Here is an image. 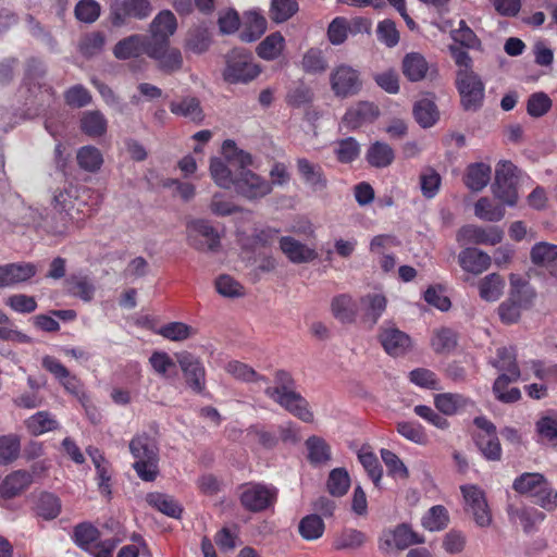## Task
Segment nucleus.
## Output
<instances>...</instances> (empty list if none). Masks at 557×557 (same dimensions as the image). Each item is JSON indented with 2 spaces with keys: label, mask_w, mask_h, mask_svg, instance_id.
Wrapping results in <instances>:
<instances>
[{
  "label": "nucleus",
  "mask_w": 557,
  "mask_h": 557,
  "mask_svg": "<svg viewBox=\"0 0 557 557\" xmlns=\"http://www.w3.org/2000/svg\"><path fill=\"white\" fill-rule=\"evenodd\" d=\"M222 154L225 161L239 168L233 186L237 195L248 200H258L271 194L270 181L247 169L252 163L248 152L238 149L233 140H225L222 145Z\"/></svg>",
  "instance_id": "1"
},
{
  "label": "nucleus",
  "mask_w": 557,
  "mask_h": 557,
  "mask_svg": "<svg viewBox=\"0 0 557 557\" xmlns=\"http://www.w3.org/2000/svg\"><path fill=\"white\" fill-rule=\"evenodd\" d=\"M129 451L135 459L133 468L146 482H152L159 475V447L154 437L147 433L137 434L129 442Z\"/></svg>",
  "instance_id": "2"
},
{
  "label": "nucleus",
  "mask_w": 557,
  "mask_h": 557,
  "mask_svg": "<svg viewBox=\"0 0 557 557\" xmlns=\"http://www.w3.org/2000/svg\"><path fill=\"white\" fill-rule=\"evenodd\" d=\"M223 78L230 84H247L261 72L253 62L252 54L245 49H233L225 57Z\"/></svg>",
  "instance_id": "3"
},
{
  "label": "nucleus",
  "mask_w": 557,
  "mask_h": 557,
  "mask_svg": "<svg viewBox=\"0 0 557 557\" xmlns=\"http://www.w3.org/2000/svg\"><path fill=\"white\" fill-rule=\"evenodd\" d=\"M517 166L510 161H500L495 170L492 191L496 199L508 206H515L518 200Z\"/></svg>",
  "instance_id": "4"
},
{
  "label": "nucleus",
  "mask_w": 557,
  "mask_h": 557,
  "mask_svg": "<svg viewBox=\"0 0 557 557\" xmlns=\"http://www.w3.org/2000/svg\"><path fill=\"white\" fill-rule=\"evenodd\" d=\"M330 86L337 98L352 97L362 88L360 72L349 64H337L330 72Z\"/></svg>",
  "instance_id": "5"
},
{
  "label": "nucleus",
  "mask_w": 557,
  "mask_h": 557,
  "mask_svg": "<svg viewBox=\"0 0 557 557\" xmlns=\"http://www.w3.org/2000/svg\"><path fill=\"white\" fill-rule=\"evenodd\" d=\"M424 539L413 532L407 524H399L393 530H384L379 539V548L384 554L403 550L413 544H421Z\"/></svg>",
  "instance_id": "6"
},
{
  "label": "nucleus",
  "mask_w": 557,
  "mask_h": 557,
  "mask_svg": "<svg viewBox=\"0 0 557 557\" xmlns=\"http://www.w3.org/2000/svg\"><path fill=\"white\" fill-rule=\"evenodd\" d=\"M457 89L460 95L461 106L466 111H478L484 99V85L475 74H461L456 77Z\"/></svg>",
  "instance_id": "7"
},
{
  "label": "nucleus",
  "mask_w": 557,
  "mask_h": 557,
  "mask_svg": "<svg viewBox=\"0 0 557 557\" xmlns=\"http://www.w3.org/2000/svg\"><path fill=\"white\" fill-rule=\"evenodd\" d=\"M275 490L262 484L248 483L242 487L240 504L252 512L267 509L275 502Z\"/></svg>",
  "instance_id": "8"
},
{
  "label": "nucleus",
  "mask_w": 557,
  "mask_h": 557,
  "mask_svg": "<svg viewBox=\"0 0 557 557\" xmlns=\"http://www.w3.org/2000/svg\"><path fill=\"white\" fill-rule=\"evenodd\" d=\"M461 492L469 511L481 528H487L492 523V515L485 499L484 492L476 485L461 486Z\"/></svg>",
  "instance_id": "9"
},
{
  "label": "nucleus",
  "mask_w": 557,
  "mask_h": 557,
  "mask_svg": "<svg viewBox=\"0 0 557 557\" xmlns=\"http://www.w3.org/2000/svg\"><path fill=\"white\" fill-rule=\"evenodd\" d=\"M280 391L265 389V395L304 422H312L313 414L309 410L307 400L299 393L286 392L284 388Z\"/></svg>",
  "instance_id": "10"
},
{
  "label": "nucleus",
  "mask_w": 557,
  "mask_h": 557,
  "mask_svg": "<svg viewBox=\"0 0 557 557\" xmlns=\"http://www.w3.org/2000/svg\"><path fill=\"white\" fill-rule=\"evenodd\" d=\"M147 55L158 63V67L172 74L183 67V55L177 48L170 47V42H148Z\"/></svg>",
  "instance_id": "11"
},
{
  "label": "nucleus",
  "mask_w": 557,
  "mask_h": 557,
  "mask_svg": "<svg viewBox=\"0 0 557 557\" xmlns=\"http://www.w3.org/2000/svg\"><path fill=\"white\" fill-rule=\"evenodd\" d=\"M264 248L265 246H242L240 259L250 269V275L255 281H258L261 274L273 271L276 265L273 257Z\"/></svg>",
  "instance_id": "12"
},
{
  "label": "nucleus",
  "mask_w": 557,
  "mask_h": 557,
  "mask_svg": "<svg viewBox=\"0 0 557 557\" xmlns=\"http://www.w3.org/2000/svg\"><path fill=\"white\" fill-rule=\"evenodd\" d=\"M296 170L301 182L311 193H323L327 189L329 180L319 163L304 157L297 158Z\"/></svg>",
  "instance_id": "13"
},
{
  "label": "nucleus",
  "mask_w": 557,
  "mask_h": 557,
  "mask_svg": "<svg viewBox=\"0 0 557 557\" xmlns=\"http://www.w3.org/2000/svg\"><path fill=\"white\" fill-rule=\"evenodd\" d=\"M176 358L187 385L195 393H201L206 387V370L200 359L187 351L176 355Z\"/></svg>",
  "instance_id": "14"
},
{
  "label": "nucleus",
  "mask_w": 557,
  "mask_h": 557,
  "mask_svg": "<svg viewBox=\"0 0 557 557\" xmlns=\"http://www.w3.org/2000/svg\"><path fill=\"white\" fill-rule=\"evenodd\" d=\"M358 306L362 322L373 327L386 310L387 299L381 293H368L360 297Z\"/></svg>",
  "instance_id": "15"
},
{
  "label": "nucleus",
  "mask_w": 557,
  "mask_h": 557,
  "mask_svg": "<svg viewBox=\"0 0 557 557\" xmlns=\"http://www.w3.org/2000/svg\"><path fill=\"white\" fill-rule=\"evenodd\" d=\"M503 235V231L497 226L466 225L459 230L457 240L466 244H498Z\"/></svg>",
  "instance_id": "16"
},
{
  "label": "nucleus",
  "mask_w": 557,
  "mask_h": 557,
  "mask_svg": "<svg viewBox=\"0 0 557 557\" xmlns=\"http://www.w3.org/2000/svg\"><path fill=\"white\" fill-rule=\"evenodd\" d=\"M37 267L30 262L8 263L0 267V288L24 283L35 276Z\"/></svg>",
  "instance_id": "17"
},
{
  "label": "nucleus",
  "mask_w": 557,
  "mask_h": 557,
  "mask_svg": "<svg viewBox=\"0 0 557 557\" xmlns=\"http://www.w3.org/2000/svg\"><path fill=\"white\" fill-rule=\"evenodd\" d=\"M379 341L384 350L391 356L404 355L410 347V337L394 326H382Z\"/></svg>",
  "instance_id": "18"
},
{
  "label": "nucleus",
  "mask_w": 557,
  "mask_h": 557,
  "mask_svg": "<svg viewBox=\"0 0 557 557\" xmlns=\"http://www.w3.org/2000/svg\"><path fill=\"white\" fill-rule=\"evenodd\" d=\"M177 22L175 15L169 11H161L151 22L149 42H169V38L175 33Z\"/></svg>",
  "instance_id": "19"
},
{
  "label": "nucleus",
  "mask_w": 557,
  "mask_h": 557,
  "mask_svg": "<svg viewBox=\"0 0 557 557\" xmlns=\"http://www.w3.org/2000/svg\"><path fill=\"white\" fill-rule=\"evenodd\" d=\"M430 64L420 52H408L401 61L404 76L412 83L423 81L430 72Z\"/></svg>",
  "instance_id": "20"
},
{
  "label": "nucleus",
  "mask_w": 557,
  "mask_h": 557,
  "mask_svg": "<svg viewBox=\"0 0 557 557\" xmlns=\"http://www.w3.org/2000/svg\"><path fill=\"white\" fill-rule=\"evenodd\" d=\"M459 264L463 271L479 275L488 269L491 257L476 247L469 246L460 252Z\"/></svg>",
  "instance_id": "21"
},
{
  "label": "nucleus",
  "mask_w": 557,
  "mask_h": 557,
  "mask_svg": "<svg viewBox=\"0 0 557 557\" xmlns=\"http://www.w3.org/2000/svg\"><path fill=\"white\" fill-rule=\"evenodd\" d=\"M436 409L445 416H454L469 407H473L474 403L458 393H442L434 397Z\"/></svg>",
  "instance_id": "22"
},
{
  "label": "nucleus",
  "mask_w": 557,
  "mask_h": 557,
  "mask_svg": "<svg viewBox=\"0 0 557 557\" xmlns=\"http://www.w3.org/2000/svg\"><path fill=\"white\" fill-rule=\"evenodd\" d=\"M331 310L335 319L342 323H354L359 314L358 302L349 294H339L331 301Z\"/></svg>",
  "instance_id": "23"
},
{
  "label": "nucleus",
  "mask_w": 557,
  "mask_h": 557,
  "mask_svg": "<svg viewBox=\"0 0 557 557\" xmlns=\"http://www.w3.org/2000/svg\"><path fill=\"white\" fill-rule=\"evenodd\" d=\"M507 515L512 522L519 520L525 533L532 532L546 517L543 511L534 507H516L515 505L507 506Z\"/></svg>",
  "instance_id": "24"
},
{
  "label": "nucleus",
  "mask_w": 557,
  "mask_h": 557,
  "mask_svg": "<svg viewBox=\"0 0 557 557\" xmlns=\"http://www.w3.org/2000/svg\"><path fill=\"white\" fill-rule=\"evenodd\" d=\"M149 39L140 35H132L127 38L120 40L114 49L113 53L115 58L120 60H127L131 58H137L143 53L147 54Z\"/></svg>",
  "instance_id": "25"
},
{
  "label": "nucleus",
  "mask_w": 557,
  "mask_h": 557,
  "mask_svg": "<svg viewBox=\"0 0 557 557\" xmlns=\"http://www.w3.org/2000/svg\"><path fill=\"white\" fill-rule=\"evenodd\" d=\"M170 111L175 115L196 123L201 122L205 117L199 99L190 96L184 97L177 101H172L170 103Z\"/></svg>",
  "instance_id": "26"
},
{
  "label": "nucleus",
  "mask_w": 557,
  "mask_h": 557,
  "mask_svg": "<svg viewBox=\"0 0 557 557\" xmlns=\"http://www.w3.org/2000/svg\"><path fill=\"white\" fill-rule=\"evenodd\" d=\"M379 115L377 107L372 102L361 101L347 110L344 122L351 128H356L364 122H370Z\"/></svg>",
  "instance_id": "27"
},
{
  "label": "nucleus",
  "mask_w": 557,
  "mask_h": 557,
  "mask_svg": "<svg viewBox=\"0 0 557 557\" xmlns=\"http://www.w3.org/2000/svg\"><path fill=\"white\" fill-rule=\"evenodd\" d=\"M32 474L26 470H16L7 475L0 485V495L12 498L22 493L30 483Z\"/></svg>",
  "instance_id": "28"
},
{
  "label": "nucleus",
  "mask_w": 557,
  "mask_h": 557,
  "mask_svg": "<svg viewBox=\"0 0 557 557\" xmlns=\"http://www.w3.org/2000/svg\"><path fill=\"white\" fill-rule=\"evenodd\" d=\"M492 169L485 163H473L467 168L463 182L472 191L482 190L491 180Z\"/></svg>",
  "instance_id": "29"
},
{
  "label": "nucleus",
  "mask_w": 557,
  "mask_h": 557,
  "mask_svg": "<svg viewBox=\"0 0 557 557\" xmlns=\"http://www.w3.org/2000/svg\"><path fill=\"white\" fill-rule=\"evenodd\" d=\"M146 500L151 507L171 518L177 519L182 515V506L174 499V497L168 494L159 492L149 493L146 496Z\"/></svg>",
  "instance_id": "30"
},
{
  "label": "nucleus",
  "mask_w": 557,
  "mask_h": 557,
  "mask_svg": "<svg viewBox=\"0 0 557 557\" xmlns=\"http://www.w3.org/2000/svg\"><path fill=\"white\" fill-rule=\"evenodd\" d=\"M300 67L306 74L321 75L327 71L329 62L321 49L310 48L304 53Z\"/></svg>",
  "instance_id": "31"
},
{
  "label": "nucleus",
  "mask_w": 557,
  "mask_h": 557,
  "mask_svg": "<svg viewBox=\"0 0 557 557\" xmlns=\"http://www.w3.org/2000/svg\"><path fill=\"white\" fill-rule=\"evenodd\" d=\"M186 231L188 235L195 239L203 238L210 244H219L221 237L220 232L210 221L205 219H194L187 222Z\"/></svg>",
  "instance_id": "32"
},
{
  "label": "nucleus",
  "mask_w": 557,
  "mask_h": 557,
  "mask_svg": "<svg viewBox=\"0 0 557 557\" xmlns=\"http://www.w3.org/2000/svg\"><path fill=\"white\" fill-rule=\"evenodd\" d=\"M285 47V39L281 33H272L267 36L257 47V54L267 61L277 59Z\"/></svg>",
  "instance_id": "33"
},
{
  "label": "nucleus",
  "mask_w": 557,
  "mask_h": 557,
  "mask_svg": "<svg viewBox=\"0 0 557 557\" xmlns=\"http://www.w3.org/2000/svg\"><path fill=\"white\" fill-rule=\"evenodd\" d=\"M547 479L539 472H524L515 479L512 488L519 494L533 497V495L545 484Z\"/></svg>",
  "instance_id": "34"
},
{
  "label": "nucleus",
  "mask_w": 557,
  "mask_h": 557,
  "mask_svg": "<svg viewBox=\"0 0 557 557\" xmlns=\"http://www.w3.org/2000/svg\"><path fill=\"white\" fill-rule=\"evenodd\" d=\"M535 432L539 436L537 442L557 446V413L541 416L535 422Z\"/></svg>",
  "instance_id": "35"
},
{
  "label": "nucleus",
  "mask_w": 557,
  "mask_h": 557,
  "mask_svg": "<svg viewBox=\"0 0 557 557\" xmlns=\"http://www.w3.org/2000/svg\"><path fill=\"white\" fill-rule=\"evenodd\" d=\"M108 121L98 110L87 111L81 119L82 131L90 137H100L107 132Z\"/></svg>",
  "instance_id": "36"
},
{
  "label": "nucleus",
  "mask_w": 557,
  "mask_h": 557,
  "mask_svg": "<svg viewBox=\"0 0 557 557\" xmlns=\"http://www.w3.org/2000/svg\"><path fill=\"white\" fill-rule=\"evenodd\" d=\"M367 161L374 168H387L395 159L394 150L389 145L375 141L367 151Z\"/></svg>",
  "instance_id": "37"
},
{
  "label": "nucleus",
  "mask_w": 557,
  "mask_h": 557,
  "mask_svg": "<svg viewBox=\"0 0 557 557\" xmlns=\"http://www.w3.org/2000/svg\"><path fill=\"white\" fill-rule=\"evenodd\" d=\"M149 362L153 371L163 379L175 380L177 377V368L175 361L164 351H154Z\"/></svg>",
  "instance_id": "38"
},
{
  "label": "nucleus",
  "mask_w": 557,
  "mask_h": 557,
  "mask_svg": "<svg viewBox=\"0 0 557 557\" xmlns=\"http://www.w3.org/2000/svg\"><path fill=\"white\" fill-rule=\"evenodd\" d=\"M474 214L481 220L497 222L505 216V208L487 197H481L474 205Z\"/></svg>",
  "instance_id": "39"
},
{
  "label": "nucleus",
  "mask_w": 557,
  "mask_h": 557,
  "mask_svg": "<svg viewBox=\"0 0 557 557\" xmlns=\"http://www.w3.org/2000/svg\"><path fill=\"white\" fill-rule=\"evenodd\" d=\"M25 424L28 432L36 436L59 428L58 421L48 411H38L29 417Z\"/></svg>",
  "instance_id": "40"
},
{
  "label": "nucleus",
  "mask_w": 557,
  "mask_h": 557,
  "mask_svg": "<svg viewBox=\"0 0 557 557\" xmlns=\"http://www.w3.org/2000/svg\"><path fill=\"white\" fill-rule=\"evenodd\" d=\"M504 286L505 283L498 274L486 275L479 283L480 297L485 301H496L503 295Z\"/></svg>",
  "instance_id": "41"
},
{
  "label": "nucleus",
  "mask_w": 557,
  "mask_h": 557,
  "mask_svg": "<svg viewBox=\"0 0 557 557\" xmlns=\"http://www.w3.org/2000/svg\"><path fill=\"white\" fill-rule=\"evenodd\" d=\"M308 449V459L312 465L325 463L331 459V447L319 436H310L306 441Z\"/></svg>",
  "instance_id": "42"
},
{
  "label": "nucleus",
  "mask_w": 557,
  "mask_h": 557,
  "mask_svg": "<svg viewBox=\"0 0 557 557\" xmlns=\"http://www.w3.org/2000/svg\"><path fill=\"white\" fill-rule=\"evenodd\" d=\"M358 459L374 485L380 487L383 470L377 457L370 450L369 447L363 446L358 451Z\"/></svg>",
  "instance_id": "43"
},
{
  "label": "nucleus",
  "mask_w": 557,
  "mask_h": 557,
  "mask_svg": "<svg viewBox=\"0 0 557 557\" xmlns=\"http://www.w3.org/2000/svg\"><path fill=\"white\" fill-rule=\"evenodd\" d=\"M512 379L511 374H500L494 382L493 392L496 398L503 403L510 404L520 399L521 393L517 387H512L507 391L509 383L517 381Z\"/></svg>",
  "instance_id": "44"
},
{
  "label": "nucleus",
  "mask_w": 557,
  "mask_h": 557,
  "mask_svg": "<svg viewBox=\"0 0 557 557\" xmlns=\"http://www.w3.org/2000/svg\"><path fill=\"white\" fill-rule=\"evenodd\" d=\"M431 345L436 354H448L457 346V335L448 327L434 330Z\"/></svg>",
  "instance_id": "45"
},
{
  "label": "nucleus",
  "mask_w": 557,
  "mask_h": 557,
  "mask_svg": "<svg viewBox=\"0 0 557 557\" xmlns=\"http://www.w3.org/2000/svg\"><path fill=\"white\" fill-rule=\"evenodd\" d=\"M21 451V438L16 434L0 436V465L7 466L17 459Z\"/></svg>",
  "instance_id": "46"
},
{
  "label": "nucleus",
  "mask_w": 557,
  "mask_h": 557,
  "mask_svg": "<svg viewBox=\"0 0 557 557\" xmlns=\"http://www.w3.org/2000/svg\"><path fill=\"white\" fill-rule=\"evenodd\" d=\"M210 174L215 184L221 188L230 189L234 186L235 175H233L231 169L222 159H211Z\"/></svg>",
  "instance_id": "47"
},
{
  "label": "nucleus",
  "mask_w": 557,
  "mask_h": 557,
  "mask_svg": "<svg viewBox=\"0 0 557 557\" xmlns=\"http://www.w3.org/2000/svg\"><path fill=\"white\" fill-rule=\"evenodd\" d=\"M326 486L332 496H344L350 486V478L347 470L345 468L333 469L329 474Z\"/></svg>",
  "instance_id": "48"
},
{
  "label": "nucleus",
  "mask_w": 557,
  "mask_h": 557,
  "mask_svg": "<svg viewBox=\"0 0 557 557\" xmlns=\"http://www.w3.org/2000/svg\"><path fill=\"white\" fill-rule=\"evenodd\" d=\"M493 364L499 371H503V374H511L512 379H519L520 376V370L517 366L516 355L512 348H498L497 358Z\"/></svg>",
  "instance_id": "49"
},
{
  "label": "nucleus",
  "mask_w": 557,
  "mask_h": 557,
  "mask_svg": "<svg viewBox=\"0 0 557 557\" xmlns=\"http://www.w3.org/2000/svg\"><path fill=\"white\" fill-rule=\"evenodd\" d=\"M413 115L416 121L424 128L434 125L438 119L436 106L428 99H422L414 104Z\"/></svg>",
  "instance_id": "50"
},
{
  "label": "nucleus",
  "mask_w": 557,
  "mask_h": 557,
  "mask_svg": "<svg viewBox=\"0 0 557 557\" xmlns=\"http://www.w3.org/2000/svg\"><path fill=\"white\" fill-rule=\"evenodd\" d=\"M324 522L318 515L304 517L298 525L300 535L307 541L318 540L324 532Z\"/></svg>",
  "instance_id": "51"
},
{
  "label": "nucleus",
  "mask_w": 557,
  "mask_h": 557,
  "mask_svg": "<svg viewBox=\"0 0 557 557\" xmlns=\"http://www.w3.org/2000/svg\"><path fill=\"white\" fill-rule=\"evenodd\" d=\"M65 284L71 295L88 302L94 298L95 287L86 277L71 275L66 278Z\"/></svg>",
  "instance_id": "52"
},
{
  "label": "nucleus",
  "mask_w": 557,
  "mask_h": 557,
  "mask_svg": "<svg viewBox=\"0 0 557 557\" xmlns=\"http://www.w3.org/2000/svg\"><path fill=\"white\" fill-rule=\"evenodd\" d=\"M297 11V0H272L269 14L273 22L280 24L289 20Z\"/></svg>",
  "instance_id": "53"
},
{
  "label": "nucleus",
  "mask_w": 557,
  "mask_h": 557,
  "mask_svg": "<svg viewBox=\"0 0 557 557\" xmlns=\"http://www.w3.org/2000/svg\"><path fill=\"white\" fill-rule=\"evenodd\" d=\"M247 28L240 33V39L246 42L257 40L267 29L265 18L257 12H249L246 16Z\"/></svg>",
  "instance_id": "54"
},
{
  "label": "nucleus",
  "mask_w": 557,
  "mask_h": 557,
  "mask_svg": "<svg viewBox=\"0 0 557 557\" xmlns=\"http://www.w3.org/2000/svg\"><path fill=\"white\" fill-rule=\"evenodd\" d=\"M448 513L441 505L433 506L422 518V525L429 531H441L448 524Z\"/></svg>",
  "instance_id": "55"
},
{
  "label": "nucleus",
  "mask_w": 557,
  "mask_h": 557,
  "mask_svg": "<svg viewBox=\"0 0 557 557\" xmlns=\"http://www.w3.org/2000/svg\"><path fill=\"white\" fill-rule=\"evenodd\" d=\"M381 458L387 468L388 475L406 480L409 478V470L401 459L392 450L382 448Z\"/></svg>",
  "instance_id": "56"
},
{
  "label": "nucleus",
  "mask_w": 557,
  "mask_h": 557,
  "mask_svg": "<svg viewBox=\"0 0 557 557\" xmlns=\"http://www.w3.org/2000/svg\"><path fill=\"white\" fill-rule=\"evenodd\" d=\"M197 331L183 322H170L159 330V334L173 342H182L194 336Z\"/></svg>",
  "instance_id": "57"
},
{
  "label": "nucleus",
  "mask_w": 557,
  "mask_h": 557,
  "mask_svg": "<svg viewBox=\"0 0 557 557\" xmlns=\"http://www.w3.org/2000/svg\"><path fill=\"white\" fill-rule=\"evenodd\" d=\"M104 42L106 38L101 33H89L79 39L78 50L85 58H91L102 51Z\"/></svg>",
  "instance_id": "58"
},
{
  "label": "nucleus",
  "mask_w": 557,
  "mask_h": 557,
  "mask_svg": "<svg viewBox=\"0 0 557 557\" xmlns=\"http://www.w3.org/2000/svg\"><path fill=\"white\" fill-rule=\"evenodd\" d=\"M76 158L79 166L88 172L98 171L103 162L101 152L92 146L82 147Z\"/></svg>",
  "instance_id": "59"
},
{
  "label": "nucleus",
  "mask_w": 557,
  "mask_h": 557,
  "mask_svg": "<svg viewBox=\"0 0 557 557\" xmlns=\"http://www.w3.org/2000/svg\"><path fill=\"white\" fill-rule=\"evenodd\" d=\"M224 370L236 380L243 382L265 381L264 376L259 375L251 367L237 360L227 362Z\"/></svg>",
  "instance_id": "60"
},
{
  "label": "nucleus",
  "mask_w": 557,
  "mask_h": 557,
  "mask_svg": "<svg viewBox=\"0 0 557 557\" xmlns=\"http://www.w3.org/2000/svg\"><path fill=\"white\" fill-rule=\"evenodd\" d=\"M216 292L227 298H238L245 295L244 286L227 274H222L215 280Z\"/></svg>",
  "instance_id": "61"
},
{
  "label": "nucleus",
  "mask_w": 557,
  "mask_h": 557,
  "mask_svg": "<svg viewBox=\"0 0 557 557\" xmlns=\"http://www.w3.org/2000/svg\"><path fill=\"white\" fill-rule=\"evenodd\" d=\"M476 445L487 460L502 459V446L496 435H478Z\"/></svg>",
  "instance_id": "62"
},
{
  "label": "nucleus",
  "mask_w": 557,
  "mask_h": 557,
  "mask_svg": "<svg viewBox=\"0 0 557 557\" xmlns=\"http://www.w3.org/2000/svg\"><path fill=\"white\" fill-rule=\"evenodd\" d=\"M376 36L379 41L388 48L397 46L400 39L399 32L391 20H384L377 24Z\"/></svg>",
  "instance_id": "63"
},
{
  "label": "nucleus",
  "mask_w": 557,
  "mask_h": 557,
  "mask_svg": "<svg viewBox=\"0 0 557 557\" xmlns=\"http://www.w3.org/2000/svg\"><path fill=\"white\" fill-rule=\"evenodd\" d=\"M534 503L547 511H553L557 508V491L552 487L548 480L545 484L533 495Z\"/></svg>",
  "instance_id": "64"
}]
</instances>
